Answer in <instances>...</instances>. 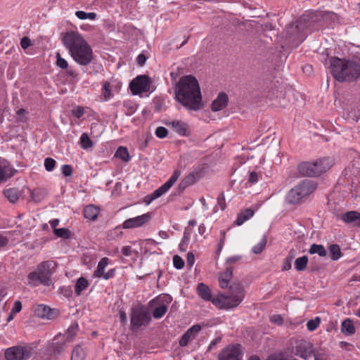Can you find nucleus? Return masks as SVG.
Segmentation results:
<instances>
[{
    "label": "nucleus",
    "mask_w": 360,
    "mask_h": 360,
    "mask_svg": "<svg viewBox=\"0 0 360 360\" xmlns=\"http://www.w3.org/2000/svg\"><path fill=\"white\" fill-rule=\"evenodd\" d=\"M254 215V210L252 209H245L240 212L236 220L238 226L242 225L245 221L250 219Z\"/></svg>",
    "instance_id": "31"
},
{
    "label": "nucleus",
    "mask_w": 360,
    "mask_h": 360,
    "mask_svg": "<svg viewBox=\"0 0 360 360\" xmlns=\"http://www.w3.org/2000/svg\"><path fill=\"white\" fill-rule=\"evenodd\" d=\"M129 88L134 95L147 92L150 90V79L146 75H139L130 82Z\"/></svg>",
    "instance_id": "11"
},
{
    "label": "nucleus",
    "mask_w": 360,
    "mask_h": 360,
    "mask_svg": "<svg viewBox=\"0 0 360 360\" xmlns=\"http://www.w3.org/2000/svg\"><path fill=\"white\" fill-rule=\"evenodd\" d=\"M17 170L8 161L5 160H0V182L14 176Z\"/></svg>",
    "instance_id": "19"
},
{
    "label": "nucleus",
    "mask_w": 360,
    "mask_h": 360,
    "mask_svg": "<svg viewBox=\"0 0 360 360\" xmlns=\"http://www.w3.org/2000/svg\"><path fill=\"white\" fill-rule=\"evenodd\" d=\"M136 61L138 65H139L140 66L143 65L146 61V56L142 53L139 54L137 57Z\"/></svg>",
    "instance_id": "63"
},
{
    "label": "nucleus",
    "mask_w": 360,
    "mask_h": 360,
    "mask_svg": "<svg viewBox=\"0 0 360 360\" xmlns=\"http://www.w3.org/2000/svg\"><path fill=\"white\" fill-rule=\"evenodd\" d=\"M86 354L84 349L79 346H76L72 352L71 360H84Z\"/></svg>",
    "instance_id": "39"
},
{
    "label": "nucleus",
    "mask_w": 360,
    "mask_h": 360,
    "mask_svg": "<svg viewBox=\"0 0 360 360\" xmlns=\"http://www.w3.org/2000/svg\"><path fill=\"white\" fill-rule=\"evenodd\" d=\"M287 32H289L290 31L296 32L295 35L292 36L295 39L299 41V42L302 41L304 39V35L300 32V26L299 24H288L287 28Z\"/></svg>",
    "instance_id": "35"
},
{
    "label": "nucleus",
    "mask_w": 360,
    "mask_h": 360,
    "mask_svg": "<svg viewBox=\"0 0 360 360\" xmlns=\"http://www.w3.org/2000/svg\"><path fill=\"white\" fill-rule=\"evenodd\" d=\"M8 243V238L0 233V248H4Z\"/></svg>",
    "instance_id": "64"
},
{
    "label": "nucleus",
    "mask_w": 360,
    "mask_h": 360,
    "mask_svg": "<svg viewBox=\"0 0 360 360\" xmlns=\"http://www.w3.org/2000/svg\"><path fill=\"white\" fill-rule=\"evenodd\" d=\"M65 348V343L55 342L51 346V351L54 355L60 354Z\"/></svg>",
    "instance_id": "49"
},
{
    "label": "nucleus",
    "mask_w": 360,
    "mask_h": 360,
    "mask_svg": "<svg viewBox=\"0 0 360 360\" xmlns=\"http://www.w3.org/2000/svg\"><path fill=\"white\" fill-rule=\"evenodd\" d=\"M150 219V214L146 213L133 218L125 220L122 226L124 229H134L141 227L146 224Z\"/></svg>",
    "instance_id": "15"
},
{
    "label": "nucleus",
    "mask_w": 360,
    "mask_h": 360,
    "mask_svg": "<svg viewBox=\"0 0 360 360\" xmlns=\"http://www.w3.org/2000/svg\"><path fill=\"white\" fill-rule=\"evenodd\" d=\"M240 345L228 346L219 354V360H242Z\"/></svg>",
    "instance_id": "13"
},
{
    "label": "nucleus",
    "mask_w": 360,
    "mask_h": 360,
    "mask_svg": "<svg viewBox=\"0 0 360 360\" xmlns=\"http://www.w3.org/2000/svg\"><path fill=\"white\" fill-rule=\"evenodd\" d=\"M316 162H305L299 165L298 171L303 176H319Z\"/></svg>",
    "instance_id": "17"
},
{
    "label": "nucleus",
    "mask_w": 360,
    "mask_h": 360,
    "mask_svg": "<svg viewBox=\"0 0 360 360\" xmlns=\"http://www.w3.org/2000/svg\"><path fill=\"white\" fill-rule=\"evenodd\" d=\"M32 45L31 44V40L30 39L29 37H24L21 39V41H20V46L21 47L25 50L27 49L29 46H30Z\"/></svg>",
    "instance_id": "56"
},
{
    "label": "nucleus",
    "mask_w": 360,
    "mask_h": 360,
    "mask_svg": "<svg viewBox=\"0 0 360 360\" xmlns=\"http://www.w3.org/2000/svg\"><path fill=\"white\" fill-rule=\"evenodd\" d=\"M201 330V326L200 325H193L188 328L186 332L183 335L179 340V345L181 347H185L188 345L190 341L195 339L198 333Z\"/></svg>",
    "instance_id": "18"
},
{
    "label": "nucleus",
    "mask_w": 360,
    "mask_h": 360,
    "mask_svg": "<svg viewBox=\"0 0 360 360\" xmlns=\"http://www.w3.org/2000/svg\"><path fill=\"white\" fill-rule=\"evenodd\" d=\"M197 291L198 295L202 299H203L204 300L212 302L213 298H212L211 290L207 285H205L203 283H199L197 288Z\"/></svg>",
    "instance_id": "26"
},
{
    "label": "nucleus",
    "mask_w": 360,
    "mask_h": 360,
    "mask_svg": "<svg viewBox=\"0 0 360 360\" xmlns=\"http://www.w3.org/2000/svg\"><path fill=\"white\" fill-rule=\"evenodd\" d=\"M56 161L51 158H47L44 160V167L48 172H51L56 166Z\"/></svg>",
    "instance_id": "52"
},
{
    "label": "nucleus",
    "mask_w": 360,
    "mask_h": 360,
    "mask_svg": "<svg viewBox=\"0 0 360 360\" xmlns=\"http://www.w3.org/2000/svg\"><path fill=\"white\" fill-rule=\"evenodd\" d=\"M115 156L124 162H128L130 158L127 148L122 146H120L117 148Z\"/></svg>",
    "instance_id": "40"
},
{
    "label": "nucleus",
    "mask_w": 360,
    "mask_h": 360,
    "mask_svg": "<svg viewBox=\"0 0 360 360\" xmlns=\"http://www.w3.org/2000/svg\"><path fill=\"white\" fill-rule=\"evenodd\" d=\"M22 309V303L17 300L14 302L13 307L12 309V313L16 314L21 311Z\"/></svg>",
    "instance_id": "61"
},
{
    "label": "nucleus",
    "mask_w": 360,
    "mask_h": 360,
    "mask_svg": "<svg viewBox=\"0 0 360 360\" xmlns=\"http://www.w3.org/2000/svg\"><path fill=\"white\" fill-rule=\"evenodd\" d=\"M167 126H171L175 131L180 136H188L190 134L188 124L180 120H173L167 123Z\"/></svg>",
    "instance_id": "20"
},
{
    "label": "nucleus",
    "mask_w": 360,
    "mask_h": 360,
    "mask_svg": "<svg viewBox=\"0 0 360 360\" xmlns=\"http://www.w3.org/2000/svg\"><path fill=\"white\" fill-rule=\"evenodd\" d=\"M228 101V96L224 92L219 93L217 98L212 101L211 105L212 110L214 112L221 110L226 107Z\"/></svg>",
    "instance_id": "21"
},
{
    "label": "nucleus",
    "mask_w": 360,
    "mask_h": 360,
    "mask_svg": "<svg viewBox=\"0 0 360 360\" xmlns=\"http://www.w3.org/2000/svg\"><path fill=\"white\" fill-rule=\"evenodd\" d=\"M175 99L189 110L202 107V94L198 79L193 75L181 77L174 86Z\"/></svg>",
    "instance_id": "1"
},
{
    "label": "nucleus",
    "mask_w": 360,
    "mask_h": 360,
    "mask_svg": "<svg viewBox=\"0 0 360 360\" xmlns=\"http://www.w3.org/2000/svg\"><path fill=\"white\" fill-rule=\"evenodd\" d=\"M321 319L319 317H316L314 319H311L307 323V329L309 331H313L319 327Z\"/></svg>",
    "instance_id": "48"
},
{
    "label": "nucleus",
    "mask_w": 360,
    "mask_h": 360,
    "mask_svg": "<svg viewBox=\"0 0 360 360\" xmlns=\"http://www.w3.org/2000/svg\"><path fill=\"white\" fill-rule=\"evenodd\" d=\"M319 18L323 22H335L340 20L339 15L330 11H319Z\"/></svg>",
    "instance_id": "29"
},
{
    "label": "nucleus",
    "mask_w": 360,
    "mask_h": 360,
    "mask_svg": "<svg viewBox=\"0 0 360 360\" xmlns=\"http://www.w3.org/2000/svg\"><path fill=\"white\" fill-rule=\"evenodd\" d=\"M102 96L103 99L107 101L113 97L112 86L109 82H104L102 86Z\"/></svg>",
    "instance_id": "36"
},
{
    "label": "nucleus",
    "mask_w": 360,
    "mask_h": 360,
    "mask_svg": "<svg viewBox=\"0 0 360 360\" xmlns=\"http://www.w3.org/2000/svg\"><path fill=\"white\" fill-rule=\"evenodd\" d=\"M330 72L339 82H353L360 78V59L339 58L334 57L330 60Z\"/></svg>",
    "instance_id": "3"
},
{
    "label": "nucleus",
    "mask_w": 360,
    "mask_h": 360,
    "mask_svg": "<svg viewBox=\"0 0 360 360\" xmlns=\"http://www.w3.org/2000/svg\"><path fill=\"white\" fill-rule=\"evenodd\" d=\"M35 316L37 317L52 320L58 316V311L56 309H51L44 304L37 305L34 310Z\"/></svg>",
    "instance_id": "16"
},
{
    "label": "nucleus",
    "mask_w": 360,
    "mask_h": 360,
    "mask_svg": "<svg viewBox=\"0 0 360 360\" xmlns=\"http://www.w3.org/2000/svg\"><path fill=\"white\" fill-rule=\"evenodd\" d=\"M89 285V282L85 278H84V277L79 278L76 282L75 285V294L77 296H79L81 295L82 292L88 288Z\"/></svg>",
    "instance_id": "34"
},
{
    "label": "nucleus",
    "mask_w": 360,
    "mask_h": 360,
    "mask_svg": "<svg viewBox=\"0 0 360 360\" xmlns=\"http://www.w3.org/2000/svg\"><path fill=\"white\" fill-rule=\"evenodd\" d=\"M27 112L23 109L20 108L16 111V119L18 122L25 123L27 121Z\"/></svg>",
    "instance_id": "47"
},
{
    "label": "nucleus",
    "mask_w": 360,
    "mask_h": 360,
    "mask_svg": "<svg viewBox=\"0 0 360 360\" xmlns=\"http://www.w3.org/2000/svg\"><path fill=\"white\" fill-rule=\"evenodd\" d=\"M329 255L333 261L339 259L342 255L340 246L337 244L330 245L329 246Z\"/></svg>",
    "instance_id": "37"
},
{
    "label": "nucleus",
    "mask_w": 360,
    "mask_h": 360,
    "mask_svg": "<svg viewBox=\"0 0 360 360\" xmlns=\"http://www.w3.org/2000/svg\"><path fill=\"white\" fill-rule=\"evenodd\" d=\"M308 263V257L302 256L296 259L295 262V267L297 271H303L306 269Z\"/></svg>",
    "instance_id": "41"
},
{
    "label": "nucleus",
    "mask_w": 360,
    "mask_h": 360,
    "mask_svg": "<svg viewBox=\"0 0 360 360\" xmlns=\"http://www.w3.org/2000/svg\"><path fill=\"white\" fill-rule=\"evenodd\" d=\"M317 165V170L319 172V175L328 170L332 165L333 162L329 158H323L316 161Z\"/></svg>",
    "instance_id": "27"
},
{
    "label": "nucleus",
    "mask_w": 360,
    "mask_h": 360,
    "mask_svg": "<svg viewBox=\"0 0 360 360\" xmlns=\"http://www.w3.org/2000/svg\"><path fill=\"white\" fill-rule=\"evenodd\" d=\"M267 243V238L265 235H264L261 239V240L255 245L252 249V251L255 254H260L264 249Z\"/></svg>",
    "instance_id": "42"
},
{
    "label": "nucleus",
    "mask_w": 360,
    "mask_h": 360,
    "mask_svg": "<svg viewBox=\"0 0 360 360\" xmlns=\"http://www.w3.org/2000/svg\"><path fill=\"white\" fill-rule=\"evenodd\" d=\"M319 11L309 10L305 11L301 17L302 22H321L319 18Z\"/></svg>",
    "instance_id": "24"
},
{
    "label": "nucleus",
    "mask_w": 360,
    "mask_h": 360,
    "mask_svg": "<svg viewBox=\"0 0 360 360\" xmlns=\"http://www.w3.org/2000/svg\"><path fill=\"white\" fill-rule=\"evenodd\" d=\"M110 259L108 257L102 258L97 266L96 269L94 272V277L95 278H102L105 280H108L115 276V269H110L108 272H105V269L109 264Z\"/></svg>",
    "instance_id": "14"
},
{
    "label": "nucleus",
    "mask_w": 360,
    "mask_h": 360,
    "mask_svg": "<svg viewBox=\"0 0 360 360\" xmlns=\"http://www.w3.org/2000/svg\"><path fill=\"white\" fill-rule=\"evenodd\" d=\"M155 135L157 137L160 138V139H164L165 138L167 134H168V131L167 129L164 127H158L156 129H155Z\"/></svg>",
    "instance_id": "53"
},
{
    "label": "nucleus",
    "mask_w": 360,
    "mask_h": 360,
    "mask_svg": "<svg viewBox=\"0 0 360 360\" xmlns=\"http://www.w3.org/2000/svg\"><path fill=\"white\" fill-rule=\"evenodd\" d=\"M98 213V208L93 205L86 206L83 211L84 217L90 220H95L97 218Z\"/></svg>",
    "instance_id": "30"
},
{
    "label": "nucleus",
    "mask_w": 360,
    "mask_h": 360,
    "mask_svg": "<svg viewBox=\"0 0 360 360\" xmlns=\"http://www.w3.org/2000/svg\"><path fill=\"white\" fill-rule=\"evenodd\" d=\"M184 261L179 255L173 257V264L176 269H181L184 266Z\"/></svg>",
    "instance_id": "50"
},
{
    "label": "nucleus",
    "mask_w": 360,
    "mask_h": 360,
    "mask_svg": "<svg viewBox=\"0 0 360 360\" xmlns=\"http://www.w3.org/2000/svg\"><path fill=\"white\" fill-rule=\"evenodd\" d=\"M56 65L61 69H66L68 67V61L62 58L59 53H57L56 54Z\"/></svg>",
    "instance_id": "51"
},
{
    "label": "nucleus",
    "mask_w": 360,
    "mask_h": 360,
    "mask_svg": "<svg viewBox=\"0 0 360 360\" xmlns=\"http://www.w3.org/2000/svg\"><path fill=\"white\" fill-rule=\"evenodd\" d=\"M343 221L352 224L353 226L360 227V213L356 211H349L342 215Z\"/></svg>",
    "instance_id": "23"
},
{
    "label": "nucleus",
    "mask_w": 360,
    "mask_h": 360,
    "mask_svg": "<svg viewBox=\"0 0 360 360\" xmlns=\"http://www.w3.org/2000/svg\"><path fill=\"white\" fill-rule=\"evenodd\" d=\"M181 174V171L179 169L174 170L170 178L163 185L153 191L151 195L146 198H149V200L147 202V203H150L152 200H154L166 193L179 179Z\"/></svg>",
    "instance_id": "10"
},
{
    "label": "nucleus",
    "mask_w": 360,
    "mask_h": 360,
    "mask_svg": "<svg viewBox=\"0 0 360 360\" xmlns=\"http://www.w3.org/2000/svg\"><path fill=\"white\" fill-rule=\"evenodd\" d=\"M195 262V257L194 255L192 252H188L187 254V258H186V264L189 269H191Z\"/></svg>",
    "instance_id": "58"
},
{
    "label": "nucleus",
    "mask_w": 360,
    "mask_h": 360,
    "mask_svg": "<svg viewBox=\"0 0 360 360\" xmlns=\"http://www.w3.org/2000/svg\"><path fill=\"white\" fill-rule=\"evenodd\" d=\"M62 173L65 176H70L72 174V168L69 165H64L61 168Z\"/></svg>",
    "instance_id": "55"
},
{
    "label": "nucleus",
    "mask_w": 360,
    "mask_h": 360,
    "mask_svg": "<svg viewBox=\"0 0 360 360\" xmlns=\"http://www.w3.org/2000/svg\"><path fill=\"white\" fill-rule=\"evenodd\" d=\"M311 255L318 254L320 257H325L327 255L326 248L322 245L312 244L309 250Z\"/></svg>",
    "instance_id": "38"
},
{
    "label": "nucleus",
    "mask_w": 360,
    "mask_h": 360,
    "mask_svg": "<svg viewBox=\"0 0 360 360\" xmlns=\"http://www.w3.org/2000/svg\"><path fill=\"white\" fill-rule=\"evenodd\" d=\"M27 284L31 287H36L39 284L49 286L37 269L27 275Z\"/></svg>",
    "instance_id": "22"
},
{
    "label": "nucleus",
    "mask_w": 360,
    "mask_h": 360,
    "mask_svg": "<svg viewBox=\"0 0 360 360\" xmlns=\"http://www.w3.org/2000/svg\"><path fill=\"white\" fill-rule=\"evenodd\" d=\"M217 202L221 210H224L226 207L225 197L224 193H221L217 198Z\"/></svg>",
    "instance_id": "60"
},
{
    "label": "nucleus",
    "mask_w": 360,
    "mask_h": 360,
    "mask_svg": "<svg viewBox=\"0 0 360 360\" xmlns=\"http://www.w3.org/2000/svg\"><path fill=\"white\" fill-rule=\"evenodd\" d=\"M56 263L52 260L44 261L37 266L39 274L45 279L48 285H50L51 281V277L56 271Z\"/></svg>",
    "instance_id": "12"
},
{
    "label": "nucleus",
    "mask_w": 360,
    "mask_h": 360,
    "mask_svg": "<svg viewBox=\"0 0 360 360\" xmlns=\"http://www.w3.org/2000/svg\"><path fill=\"white\" fill-rule=\"evenodd\" d=\"M198 179V173H191L185 176L180 182L179 187L181 190L185 189L186 187L193 184Z\"/></svg>",
    "instance_id": "32"
},
{
    "label": "nucleus",
    "mask_w": 360,
    "mask_h": 360,
    "mask_svg": "<svg viewBox=\"0 0 360 360\" xmlns=\"http://www.w3.org/2000/svg\"><path fill=\"white\" fill-rule=\"evenodd\" d=\"M181 174V171L179 169L174 170L170 178L163 185L153 191L151 195L146 198H149V200L147 202V203H150L152 200H154L166 193L179 179Z\"/></svg>",
    "instance_id": "9"
},
{
    "label": "nucleus",
    "mask_w": 360,
    "mask_h": 360,
    "mask_svg": "<svg viewBox=\"0 0 360 360\" xmlns=\"http://www.w3.org/2000/svg\"><path fill=\"white\" fill-rule=\"evenodd\" d=\"M32 355L33 347L27 345L8 347L4 352L6 360H28Z\"/></svg>",
    "instance_id": "7"
},
{
    "label": "nucleus",
    "mask_w": 360,
    "mask_h": 360,
    "mask_svg": "<svg viewBox=\"0 0 360 360\" xmlns=\"http://www.w3.org/2000/svg\"><path fill=\"white\" fill-rule=\"evenodd\" d=\"M292 257L293 255H292L290 257L285 258L283 266V271H288L291 269V260Z\"/></svg>",
    "instance_id": "59"
},
{
    "label": "nucleus",
    "mask_w": 360,
    "mask_h": 360,
    "mask_svg": "<svg viewBox=\"0 0 360 360\" xmlns=\"http://www.w3.org/2000/svg\"><path fill=\"white\" fill-rule=\"evenodd\" d=\"M122 252L124 256H130L132 252L131 247L129 245L124 246L122 249Z\"/></svg>",
    "instance_id": "62"
},
{
    "label": "nucleus",
    "mask_w": 360,
    "mask_h": 360,
    "mask_svg": "<svg viewBox=\"0 0 360 360\" xmlns=\"http://www.w3.org/2000/svg\"><path fill=\"white\" fill-rule=\"evenodd\" d=\"M72 114L73 116L76 117L77 118H80L84 114V108L79 105L76 106L72 108Z\"/></svg>",
    "instance_id": "54"
},
{
    "label": "nucleus",
    "mask_w": 360,
    "mask_h": 360,
    "mask_svg": "<svg viewBox=\"0 0 360 360\" xmlns=\"http://www.w3.org/2000/svg\"><path fill=\"white\" fill-rule=\"evenodd\" d=\"M4 196L12 203H15L19 199L20 193L16 188H6L3 191Z\"/></svg>",
    "instance_id": "28"
},
{
    "label": "nucleus",
    "mask_w": 360,
    "mask_h": 360,
    "mask_svg": "<svg viewBox=\"0 0 360 360\" xmlns=\"http://www.w3.org/2000/svg\"><path fill=\"white\" fill-rule=\"evenodd\" d=\"M77 331V325H71L64 334L65 338V340L70 342L72 340V338L76 335Z\"/></svg>",
    "instance_id": "45"
},
{
    "label": "nucleus",
    "mask_w": 360,
    "mask_h": 360,
    "mask_svg": "<svg viewBox=\"0 0 360 360\" xmlns=\"http://www.w3.org/2000/svg\"><path fill=\"white\" fill-rule=\"evenodd\" d=\"M53 233L59 238L66 239L70 237V231L65 228L55 229Z\"/></svg>",
    "instance_id": "46"
},
{
    "label": "nucleus",
    "mask_w": 360,
    "mask_h": 360,
    "mask_svg": "<svg viewBox=\"0 0 360 360\" xmlns=\"http://www.w3.org/2000/svg\"><path fill=\"white\" fill-rule=\"evenodd\" d=\"M258 181V174L255 172H251L249 174L248 182L254 184Z\"/></svg>",
    "instance_id": "57"
},
{
    "label": "nucleus",
    "mask_w": 360,
    "mask_h": 360,
    "mask_svg": "<svg viewBox=\"0 0 360 360\" xmlns=\"http://www.w3.org/2000/svg\"><path fill=\"white\" fill-rule=\"evenodd\" d=\"M62 41L74 60L81 65H89L94 58L91 46L75 31H69L63 34Z\"/></svg>",
    "instance_id": "2"
},
{
    "label": "nucleus",
    "mask_w": 360,
    "mask_h": 360,
    "mask_svg": "<svg viewBox=\"0 0 360 360\" xmlns=\"http://www.w3.org/2000/svg\"><path fill=\"white\" fill-rule=\"evenodd\" d=\"M80 143L83 149H88L93 146V142L86 133H83L80 137Z\"/></svg>",
    "instance_id": "43"
},
{
    "label": "nucleus",
    "mask_w": 360,
    "mask_h": 360,
    "mask_svg": "<svg viewBox=\"0 0 360 360\" xmlns=\"http://www.w3.org/2000/svg\"><path fill=\"white\" fill-rule=\"evenodd\" d=\"M172 302V297L168 295H162L152 300L149 305L154 307L153 316L155 319L162 318L167 311L168 305Z\"/></svg>",
    "instance_id": "8"
},
{
    "label": "nucleus",
    "mask_w": 360,
    "mask_h": 360,
    "mask_svg": "<svg viewBox=\"0 0 360 360\" xmlns=\"http://www.w3.org/2000/svg\"><path fill=\"white\" fill-rule=\"evenodd\" d=\"M130 317L131 330H136L143 326H147L151 320L148 309L143 305H137L133 307Z\"/></svg>",
    "instance_id": "6"
},
{
    "label": "nucleus",
    "mask_w": 360,
    "mask_h": 360,
    "mask_svg": "<svg viewBox=\"0 0 360 360\" xmlns=\"http://www.w3.org/2000/svg\"><path fill=\"white\" fill-rule=\"evenodd\" d=\"M316 189V184L310 180H304L292 188L287 195V200L290 204H296L305 196L311 194Z\"/></svg>",
    "instance_id": "5"
},
{
    "label": "nucleus",
    "mask_w": 360,
    "mask_h": 360,
    "mask_svg": "<svg viewBox=\"0 0 360 360\" xmlns=\"http://www.w3.org/2000/svg\"><path fill=\"white\" fill-rule=\"evenodd\" d=\"M75 15L79 20L89 19L91 20H94L96 18V13L94 12L86 13L82 11H78L75 13Z\"/></svg>",
    "instance_id": "44"
},
{
    "label": "nucleus",
    "mask_w": 360,
    "mask_h": 360,
    "mask_svg": "<svg viewBox=\"0 0 360 360\" xmlns=\"http://www.w3.org/2000/svg\"><path fill=\"white\" fill-rule=\"evenodd\" d=\"M233 268L227 267L225 271L219 276V283L221 288H226L229 285L230 279L232 277Z\"/></svg>",
    "instance_id": "25"
},
{
    "label": "nucleus",
    "mask_w": 360,
    "mask_h": 360,
    "mask_svg": "<svg viewBox=\"0 0 360 360\" xmlns=\"http://www.w3.org/2000/svg\"><path fill=\"white\" fill-rule=\"evenodd\" d=\"M244 290L239 283L233 284L229 293H221L213 297L212 303L219 309H230L238 307L243 300Z\"/></svg>",
    "instance_id": "4"
},
{
    "label": "nucleus",
    "mask_w": 360,
    "mask_h": 360,
    "mask_svg": "<svg viewBox=\"0 0 360 360\" xmlns=\"http://www.w3.org/2000/svg\"><path fill=\"white\" fill-rule=\"evenodd\" d=\"M341 331L345 335H352L355 333L354 323L349 319H345L342 321L341 325Z\"/></svg>",
    "instance_id": "33"
}]
</instances>
